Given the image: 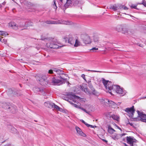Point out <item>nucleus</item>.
I'll return each instance as SVG.
<instances>
[{"label":"nucleus","instance_id":"obj_1","mask_svg":"<svg viewBox=\"0 0 146 146\" xmlns=\"http://www.w3.org/2000/svg\"><path fill=\"white\" fill-rule=\"evenodd\" d=\"M102 82L106 89V92L112 95L117 94L121 96H124L126 92L118 85H113L112 82L109 80H106L104 78H102Z\"/></svg>","mask_w":146,"mask_h":146},{"label":"nucleus","instance_id":"obj_2","mask_svg":"<svg viewBox=\"0 0 146 146\" xmlns=\"http://www.w3.org/2000/svg\"><path fill=\"white\" fill-rule=\"evenodd\" d=\"M46 24H65L67 25H70L72 24L71 21H66L62 20H58L55 21H47L45 22Z\"/></svg>","mask_w":146,"mask_h":146},{"label":"nucleus","instance_id":"obj_3","mask_svg":"<svg viewBox=\"0 0 146 146\" xmlns=\"http://www.w3.org/2000/svg\"><path fill=\"white\" fill-rule=\"evenodd\" d=\"M60 78L61 80L58 79L57 77H54L52 78L51 80V83L53 85H60L64 83V81L66 80V79L62 78L60 76Z\"/></svg>","mask_w":146,"mask_h":146},{"label":"nucleus","instance_id":"obj_4","mask_svg":"<svg viewBox=\"0 0 146 146\" xmlns=\"http://www.w3.org/2000/svg\"><path fill=\"white\" fill-rule=\"evenodd\" d=\"M46 46L48 48L53 49H57L63 46H58L55 43L53 40L51 41L49 43H46Z\"/></svg>","mask_w":146,"mask_h":146},{"label":"nucleus","instance_id":"obj_5","mask_svg":"<svg viewBox=\"0 0 146 146\" xmlns=\"http://www.w3.org/2000/svg\"><path fill=\"white\" fill-rule=\"evenodd\" d=\"M81 37L84 42L85 44H88L91 43V39L90 36L86 34H82L81 35Z\"/></svg>","mask_w":146,"mask_h":146},{"label":"nucleus","instance_id":"obj_6","mask_svg":"<svg viewBox=\"0 0 146 146\" xmlns=\"http://www.w3.org/2000/svg\"><path fill=\"white\" fill-rule=\"evenodd\" d=\"M64 39L66 42L68 41V43L71 45H73L75 43V39L71 35H69L65 37Z\"/></svg>","mask_w":146,"mask_h":146},{"label":"nucleus","instance_id":"obj_7","mask_svg":"<svg viewBox=\"0 0 146 146\" xmlns=\"http://www.w3.org/2000/svg\"><path fill=\"white\" fill-rule=\"evenodd\" d=\"M127 143L131 145H133V143L136 142L137 140L133 137L127 136L126 137Z\"/></svg>","mask_w":146,"mask_h":146},{"label":"nucleus","instance_id":"obj_8","mask_svg":"<svg viewBox=\"0 0 146 146\" xmlns=\"http://www.w3.org/2000/svg\"><path fill=\"white\" fill-rule=\"evenodd\" d=\"M138 116L140 118V120L142 121L146 122V114L140 112L139 111H137Z\"/></svg>","mask_w":146,"mask_h":146},{"label":"nucleus","instance_id":"obj_9","mask_svg":"<svg viewBox=\"0 0 146 146\" xmlns=\"http://www.w3.org/2000/svg\"><path fill=\"white\" fill-rule=\"evenodd\" d=\"M102 100L103 101L104 103H106L107 104L106 106H107L112 107L115 105V103L114 102L111 101H110L108 99H106L104 100L102 99Z\"/></svg>","mask_w":146,"mask_h":146},{"label":"nucleus","instance_id":"obj_10","mask_svg":"<svg viewBox=\"0 0 146 146\" xmlns=\"http://www.w3.org/2000/svg\"><path fill=\"white\" fill-rule=\"evenodd\" d=\"M125 111L132 116L134 113L135 110L134 109V106H133L130 108H126Z\"/></svg>","mask_w":146,"mask_h":146},{"label":"nucleus","instance_id":"obj_11","mask_svg":"<svg viewBox=\"0 0 146 146\" xmlns=\"http://www.w3.org/2000/svg\"><path fill=\"white\" fill-rule=\"evenodd\" d=\"M37 80L40 82V83L42 85H44L46 84V77L45 76H42L39 79H37Z\"/></svg>","mask_w":146,"mask_h":146},{"label":"nucleus","instance_id":"obj_12","mask_svg":"<svg viewBox=\"0 0 146 146\" xmlns=\"http://www.w3.org/2000/svg\"><path fill=\"white\" fill-rule=\"evenodd\" d=\"M75 129L77 133L80 135L84 137L86 136V135L82 131L81 129L78 127L76 126L75 127Z\"/></svg>","mask_w":146,"mask_h":146},{"label":"nucleus","instance_id":"obj_13","mask_svg":"<svg viewBox=\"0 0 146 146\" xmlns=\"http://www.w3.org/2000/svg\"><path fill=\"white\" fill-rule=\"evenodd\" d=\"M86 85H81L80 86V89L86 93L88 94H90V92L88 90V88H86Z\"/></svg>","mask_w":146,"mask_h":146},{"label":"nucleus","instance_id":"obj_14","mask_svg":"<svg viewBox=\"0 0 146 146\" xmlns=\"http://www.w3.org/2000/svg\"><path fill=\"white\" fill-rule=\"evenodd\" d=\"M33 90L35 93H38L39 92H41L42 94H43V90L42 89H40L38 87H35L33 88Z\"/></svg>","mask_w":146,"mask_h":146},{"label":"nucleus","instance_id":"obj_15","mask_svg":"<svg viewBox=\"0 0 146 146\" xmlns=\"http://www.w3.org/2000/svg\"><path fill=\"white\" fill-rule=\"evenodd\" d=\"M54 71L56 72L59 75H64L65 76H67V75L64 73V72L61 70L54 68L53 69Z\"/></svg>","mask_w":146,"mask_h":146},{"label":"nucleus","instance_id":"obj_16","mask_svg":"<svg viewBox=\"0 0 146 146\" xmlns=\"http://www.w3.org/2000/svg\"><path fill=\"white\" fill-rule=\"evenodd\" d=\"M9 26L12 27L13 29L16 30L17 28V25L15 23H11L9 24Z\"/></svg>","mask_w":146,"mask_h":146},{"label":"nucleus","instance_id":"obj_17","mask_svg":"<svg viewBox=\"0 0 146 146\" xmlns=\"http://www.w3.org/2000/svg\"><path fill=\"white\" fill-rule=\"evenodd\" d=\"M17 110V107L14 105H11L10 107V110H9V111H11L13 113L15 112Z\"/></svg>","mask_w":146,"mask_h":146},{"label":"nucleus","instance_id":"obj_18","mask_svg":"<svg viewBox=\"0 0 146 146\" xmlns=\"http://www.w3.org/2000/svg\"><path fill=\"white\" fill-rule=\"evenodd\" d=\"M72 1L73 0H66V2L64 6L65 8H68L70 5L72 3Z\"/></svg>","mask_w":146,"mask_h":146},{"label":"nucleus","instance_id":"obj_19","mask_svg":"<svg viewBox=\"0 0 146 146\" xmlns=\"http://www.w3.org/2000/svg\"><path fill=\"white\" fill-rule=\"evenodd\" d=\"M112 138L114 140H116L119 139L120 137L119 134H114L112 135Z\"/></svg>","mask_w":146,"mask_h":146},{"label":"nucleus","instance_id":"obj_20","mask_svg":"<svg viewBox=\"0 0 146 146\" xmlns=\"http://www.w3.org/2000/svg\"><path fill=\"white\" fill-rule=\"evenodd\" d=\"M123 26L122 25H119L117 26L116 28V30L119 32H121Z\"/></svg>","mask_w":146,"mask_h":146},{"label":"nucleus","instance_id":"obj_21","mask_svg":"<svg viewBox=\"0 0 146 146\" xmlns=\"http://www.w3.org/2000/svg\"><path fill=\"white\" fill-rule=\"evenodd\" d=\"M74 46L75 47H78L82 45L81 42L78 39H76L75 43L74 44Z\"/></svg>","mask_w":146,"mask_h":146},{"label":"nucleus","instance_id":"obj_22","mask_svg":"<svg viewBox=\"0 0 146 146\" xmlns=\"http://www.w3.org/2000/svg\"><path fill=\"white\" fill-rule=\"evenodd\" d=\"M108 131L110 134H112L114 133V132L115 131V130L113 129L110 125H109L108 126Z\"/></svg>","mask_w":146,"mask_h":146},{"label":"nucleus","instance_id":"obj_23","mask_svg":"<svg viewBox=\"0 0 146 146\" xmlns=\"http://www.w3.org/2000/svg\"><path fill=\"white\" fill-rule=\"evenodd\" d=\"M121 32L123 34L127 33L128 32V30L126 27L124 25Z\"/></svg>","mask_w":146,"mask_h":146},{"label":"nucleus","instance_id":"obj_24","mask_svg":"<svg viewBox=\"0 0 146 146\" xmlns=\"http://www.w3.org/2000/svg\"><path fill=\"white\" fill-rule=\"evenodd\" d=\"M111 118L114 120H116L117 121H118L119 119V116L117 115L114 114H112L111 115Z\"/></svg>","mask_w":146,"mask_h":146},{"label":"nucleus","instance_id":"obj_25","mask_svg":"<svg viewBox=\"0 0 146 146\" xmlns=\"http://www.w3.org/2000/svg\"><path fill=\"white\" fill-rule=\"evenodd\" d=\"M118 9L127 10L128 9L126 6L124 5H120L118 6Z\"/></svg>","mask_w":146,"mask_h":146},{"label":"nucleus","instance_id":"obj_26","mask_svg":"<svg viewBox=\"0 0 146 146\" xmlns=\"http://www.w3.org/2000/svg\"><path fill=\"white\" fill-rule=\"evenodd\" d=\"M11 105H9L6 103H5L4 104V106H3V107L4 108L6 109L10 110V107H11Z\"/></svg>","mask_w":146,"mask_h":146},{"label":"nucleus","instance_id":"obj_27","mask_svg":"<svg viewBox=\"0 0 146 146\" xmlns=\"http://www.w3.org/2000/svg\"><path fill=\"white\" fill-rule=\"evenodd\" d=\"M9 128H10L11 129V132L13 133H15L17 132V130L14 127H12L11 125H9Z\"/></svg>","mask_w":146,"mask_h":146},{"label":"nucleus","instance_id":"obj_28","mask_svg":"<svg viewBox=\"0 0 146 146\" xmlns=\"http://www.w3.org/2000/svg\"><path fill=\"white\" fill-rule=\"evenodd\" d=\"M118 6L117 7L115 5H112L111 6L110 8V9H112L114 11H116L117 10V9H118Z\"/></svg>","mask_w":146,"mask_h":146},{"label":"nucleus","instance_id":"obj_29","mask_svg":"<svg viewBox=\"0 0 146 146\" xmlns=\"http://www.w3.org/2000/svg\"><path fill=\"white\" fill-rule=\"evenodd\" d=\"M56 2V1L55 0H53L52 5V7H53L55 9H56L57 8Z\"/></svg>","mask_w":146,"mask_h":146},{"label":"nucleus","instance_id":"obj_30","mask_svg":"<svg viewBox=\"0 0 146 146\" xmlns=\"http://www.w3.org/2000/svg\"><path fill=\"white\" fill-rule=\"evenodd\" d=\"M0 35L4 36H5L6 35H8V34L7 32L2 31H0Z\"/></svg>","mask_w":146,"mask_h":146},{"label":"nucleus","instance_id":"obj_31","mask_svg":"<svg viewBox=\"0 0 146 146\" xmlns=\"http://www.w3.org/2000/svg\"><path fill=\"white\" fill-rule=\"evenodd\" d=\"M54 104H55L53 103H49L48 106L49 108H52L54 107Z\"/></svg>","mask_w":146,"mask_h":146},{"label":"nucleus","instance_id":"obj_32","mask_svg":"<svg viewBox=\"0 0 146 146\" xmlns=\"http://www.w3.org/2000/svg\"><path fill=\"white\" fill-rule=\"evenodd\" d=\"M137 5H134L133 4H131L130 5L131 8L135 9H137Z\"/></svg>","mask_w":146,"mask_h":146},{"label":"nucleus","instance_id":"obj_33","mask_svg":"<svg viewBox=\"0 0 146 146\" xmlns=\"http://www.w3.org/2000/svg\"><path fill=\"white\" fill-rule=\"evenodd\" d=\"M54 108L58 110V109H60V107H59L58 106L55 105V104L54 105Z\"/></svg>","mask_w":146,"mask_h":146},{"label":"nucleus","instance_id":"obj_34","mask_svg":"<svg viewBox=\"0 0 146 146\" xmlns=\"http://www.w3.org/2000/svg\"><path fill=\"white\" fill-rule=\"evenodd\" d=\"M88 71H90L92 72H100V73H101L102 72L101 71H96V70H88Z\"/></svg>","mask_w":146,"mask_h":146},{"label":"nucleus","instance_id":"obj_35","mask_svg":"<svg viewBox=\"0 0 146 146\" xmlns=\"http://www.w3.org/2000/svg\"><path fill=\"white\" fill-rule=\"evenodd\" d=\"M53 70H48V73L50 74H52L53 73Z\"/></svg>","mask_w":146,"mask_h":146},{"label":"nucleus","instance_id":"obj_36","mask_svg":"<svg viewBox=\"0 0 146 146\" xmlns=\"http://www.w3.org/2000/svg\"><path fill=\"white\" fill-rule=\"evenodd\" d=\"M92 127V128H95V127H96L97 126H95V125L93 126L92 125L89 124L88 125V127Z\"/></svg>","mask_w":146,"mask_h":146},{"label":"nucleus","instance_id":"obj_37","mask_svg":"<svg viewBox=\"0 0 146 146\" xmlns=\"http://www.w3.org/2000/svg\"><path fill=\"white\" fill-rule=\"evenodd\" d=\"M98 50V48H96L95 47L93 48H92L91 49V50H92V51H95L96 50Z\"/></svg>","mask_w":146,"mask_h":146},{"label":"nucleus","instance_id":"obj_38","mask_svg":"<svg viewBox=\"0 0 146 146\" xmlns=\"http://www.w3.org/2000/svg\"><path fill=\"white\" fill-rule=\"evenodd\" d=\"M81 76L82 78L85 81H86V79L85 78V75L84 74H82Z\"/></svg>","mask_w":146,"mask_h":146},{"label":"nucleus","instance_id":"obj_39","mask_svg":"<svg viewBox=\"0 0 146 146\" xmlns=\"http://www.w3.org/2000/svg\"><path fill=\"white\" fill-rule=\"evenodd\" d=\"M98 41H99L98 39L97 38H95L94 39V41L95 42H97Z\"/></svg>","mask_w":146,"mask_h":146},{"label":"nucleus","instance_id":"obj_40","mask_svg":"<svg viewBox=\"0 0 146 146\" xmlns=\"http://www.w3.org/2000/svg\"><path fill=\"white\" fill-rule=\"evenodd\" d=\"M7 42V40L5 39H3L2 41V42L4 43V44H5Z\"/></svg>","mask_w":146,"mask_h":146},{"label":"nucleus","instance_id":"obj_41","mask_svg":"<svg viewBox=\"0 0 146 146\" xmlns=\"http://www.w3.org/2000/svg\"><path fill=\"white\" fill-rule=\"evenodd\" d=\"M127 135V134L125 133H123V134H119L120 137H122V136H123L125 135Z\"/></svg>","mask_w":146,"mask_h":146},{"label":"nucleus","instance_id":"obj_42","mask_svg":"<svg viewBox=\"0 0 146 146\" xmlns=\"http://www.w3.org/2000/svg\"><path fill=\"white\" fill-rule=\"evenodd\" d=\"M142 4L145 7H146V1H143Z\"/></svg>","mask_w":146,"mask_h":146},{"label":"nucleus","instance_id":"obj_43","mask_svg":"<svg viewBox=\"0 0 146 146\" xmlns=\"http://www.w3.org/2000/svg\"><path fill=\"white\" fill-rule=\"evenodd\" d=\"M128 124H129L131 126L133 127V124L132 123H130L129 121H128V123H127V125Z\"/></svg>","mask_w":146,"mask_h":146},{"label":"nucleus","instance_id":"obj_44","mask_svg":"<svg viewBox=\"0 0 146 146\" xmlns=\"http://www.w3.org/2000/svg\"><path fill=\"white\" fill-rule=\"evenodd\" d=\"M74 96L72 95H67V96L68 97H70V98H72L73 97H74Z\"/></svg>","mask_w":146,"mask_h":146},{"label":"nucleus","instance_id":"obj_45","mask_svg":"<svg viewBox=\"0 0 146 146\" xmlns=\"http://www.w3.org/2000/svg\"><path fill=\"white\" fill-rule=\"evenodd\" d=\"M79 108H80V109H81L82 110H83L84 111H86V110H85V109H84L83 108H82L81 107H79Z\"/></svg>","mask_w":146,"mask_h":146},{"label":"nucleus","instance_id":"obj_46","mask_svg":"<svg viewBox=\"0 0 146 146\" xmlns=\"http://www.w3.org/2000/svg\"><path fill=\"white\" fill-rule=\"evenodd\" d=\"M74 106L75 107H76V108H78L79 107V106H78L76 104H74Z\"/></svg>","mask_w":146,"mask_h":146},{"label":"nucleus","instance_id":"obj_47","mask_svg":"<svg viewBox=\"0 0 146 146\" xmlns=\"http://www.w3.org/2000/svg\"><path fill=\"white\" fill-rule=\"evenodd\" d=\"M81 122H82L84 124L85 123V122L84 120H83L82 119L81 120Z\"/></svg>","mask_w":146,"mask_h":146},{"label":"nucleus","instance_id":"obj_48","mask_svg":"<svg viewBox=\"0 0 146 146\" xmlns=\"http://www.w3.org/2000/svg\"><path fill=\"white\" fill-rule=\"evenodd\" d=\"M84 124L86 125L88 127V125L89 124H88L87 123L85 122V123Z\"/></svg>","mask_w":146,"mask_h":146},{"label":"nucleus","instance_id":"obj_49","mask_svg":"<svg viewBox=\"0 0 146 146\" xmlns=\"http://www.w3.org/2000/svg\"><path fill=\"white\" fill-rule=\"evenodd\" d=\"M60 109H58V110L60 111H62L63 110V109L62 108H60Z\"/></svg>","mask_w":146,"mask_h":146},{"label":"nucleus","instance_id":"obj_50","mask_svg":"<svg viewBox=\"0 0 146 146\" xmlns=\"http://www.w3.org/2000/svg\"><path fill=\"white\" fill-rule=\"evenodd\" d=\"M102 140H103V141H105V142H106V143H107V142H108V141H107V140H105V139H102Z\"/></svg>","mask_w":146,"mask_h":146},{"label":"nucleus","instance_id":"obj_51","mask_svg":"<svg viewBox=\"0 0 146 146\" xmlns=\"http://www.w3.org/2000/svg\"><path fill=\"white\" fill-rule=\"evenodd\" d=\"M95 91H94L93 92V94H94V95L95 94Z\"/></svg>","mask_w":146,"mask_h":146},{"label":"nucleus","instance_id":"obj_52","mask_svg":"<svg viewBox=\"0 0 146 146\" xmlns=\"http://www.w3.org/2000/svg\"><path fill=\"white\" fill-rule=\"evenodd\" d=\"M138 45L139 46H140L141 47H143V45H139L138 44Z\"/></svg>","mask_w":146,"mask_h":146},{"label":"nucleus","instance_id":"obj_53","mask_svg":"<svg viewBox=\"0 0 146 146\" xmlns=\"http://www.w3.org/2000/svg\"><path fill=\"white\" fill-rule=\"evenodd\" d=\"M145 97H143L141 98V99H145Z\"/></svg>","mask_w":146,"mask_h":146},{"label":"nucleus","instance_id":"obj_54","mask_svg":"<svg viewBox=\"0 0 146 146\" xmlns=\"http://www.w3.org/2000/svg\"><path fill=\"white\" fill-rule=\"evenodd\" d=\"M26 25L25 24H23L22 25V26H25Z\"/></svg>","mask_w":146,"mask_h":146},{"label":"nucleus","instance_id":"obj_55","mask_svg":"<svg viewBox=\"0 0 146 146\" xmlns=\"http://www.w3.org/2000/svg\"><path fill=\"white\" fill-rule=\"evenodd\" d=\"M118 128L121 131V128H120L119 127H118Z\"/></svg>","mask_w":146,"mask_h":146},{"label":"nucleus","instance_id":"obj_56","mask_svg":"<svg viewBox=\"0 0 146 146\" xmlns=\"http://www.w3.org/2000/svg\"><path fill=\"white\" fill-rule=\"evenodd\" d=\"M65 100H67V101H68V99H67V100L66 99H65Z\"/></svg>","mask_w":146,"mask_h":146},{"label":"nucleus","instance_id":"obj_57","mask_svg":"<svg viewBox=\"0 0 146 146\" xmlns=\"http://www.w3.org/2000/svg\"><path fill=\"white\" fill-rule=\"evenodd\" d=\"M0 41L1 42H2V41H1V38H0Z\"/></svg>","mask_w":146,"mask_h":146},{"label":"nucleus","instance_id":"obj_58","mask_svg":"<svg viewBox=\"0 0 146 146\" xmlns=\"http://www.w3.org/2000/svg\"><path fill=\"white\" fill-rule=\"evenodd\" d=\"M44 94V95H45V94H44V91H43V94Z\"/></svg>","mask_w":146,"mask_h":146},{"label":"nucleus","instance_id":"obj_59","mask_svg":"<svg viewBox=\"0 0 146 146\" xmlns=\"http://www.w3.org/2000/svg\"><path fill=\"white\" fill-rule=\"evenodd\" d=\"M107 72L111 73H112V72Z\"/></svg>","mask_w":146,"mask_h":146},{"label":"nucleus","instance_id":"obj_60","mask_svg":"<svg viewBox=\"0 0 146 146\" xmlns=\"http://www.w3.org/2000/svg\"><path fill=\"white\" fill-rule=\"evenodd\" d=\"M84 111L86 113H87V111L86 110V111Z\"/></svg>","mask_w":146,"mask_h":146},{"label":"nucleus","instance_id":"obj_61","mask_svg":"<svg viewBox=\"0 0 146 146\" xmlns=\"http://www.w3.org/2000/svg\"><path fill=\"white\" fill-rule=\"evenodd\" d=\"M125 140V139H123V141H124Z\"/></svg>","mask_w":146,"mask_h":146},{"label":"nucleus","instance_id":"obj_62","mask_svg":"<svg viewBox=\"0 0 146 146\" xmlns=\"http://www.w3.org/2000/svg\"><path fill=\"white\" fill-rule=\"evenodd\" d=\"M115 73H118V72H114Z\"/></svg>","mask_w":146,"mask_h":146},{"label":"nucleus","instance_id":"obj_63","mask_svg":"<svg viewBox=\"0 0 146 146\" xmlns=\"http://www.w3.org/2000/svg\"><path fill=\"white\" fill-rule=\"evenodd\" d=\"M145 98H146V96L145 97Z\"/></svg>","mask_w":146,"mask_h":146},{"label":"nucleus","instance_id":"obj_64","mask_svg":"<svg viewBox=\"0 0 146 146\" xmlns=\"http://www.w3.org/2000/svg\"><path fill=\"white\" fill-rule=\"evenodd\" d=\"M77 4V3H75V4Z\"/></svg>","mask_w":146,"mask_h":146}]
</instances>
